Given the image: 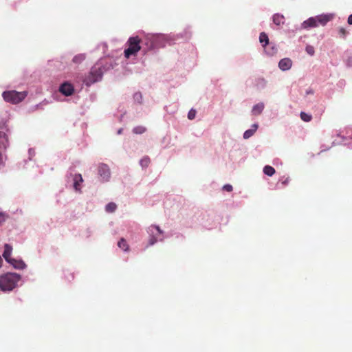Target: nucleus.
Segmentation results:
<instances>
[{
  "label": "nucleus",
  "mask_w": 352,
  "mask_h": 352,
  "mask_svg": "<svg viewBox=\"0 0 352 352\" xmlns=\"http://www.w3.org/2000/svg\"><path fill=\"white\" fill-rule=\"evenodd\" d=\"M190 36L191 33L188 29L179 34H148L145 36L144 39L142 41V43L146 46V48L144 49L146 52L154 49L164 47L167 45H173L180 39L188 40L190 38Z\"/></svg>",
  "instance_id": "obj_1"
},
{
  "label": "nucleus",
  "mask_w": 352,
  "mask_h": 352,
  "mask_svg": "<svg viewBox=\"0 0 352 352\" xmlns=\"http://www.w3.org/2000/svg\"><path fill=\"white\" fill-rule=\"evenodd\" d=\"M118 65L117 60L112 58L99 59L90 69L89 74L84 78V83L89 87L100 81L105 72Z\"/></svg>",
  "instance_id": "obj_2"
},
{
  "label": "nucleus",
  "mask_w": 352,
  "mask_h": 352,
  "mask_svg": "<svg viewBox=\"0 0 352 352\" xmlns=\"http://www.w3.org/2000/svg\"><path fill=\"white\" fill-rule=\"evenodd\" d=\"M21 280V276L14 272H8L0 276V290L9 292L16 288Z\"/></svg>",
  "instance_id": "obj_3"
},
{
  "label": "nucleus",
  "mask_w": 352,
  "mask_h": 352,
  "mask_svg": "<svg viewBox=\"0 0 352 352\" xmlns=\"http://www.w3.org/2000/svg\"><path fill=\"white\" fill-rule=\"evenodd\" d=\"M148 243L146 248L153 246L157 242H162L165 239L164 232L156 225H151L146 228Z\"/></svg>",
  "instance_id": "obj_4"
},
{
  "label": "nucleus",
  "mask_w": 352,
  "mask_h": 352,
  "mask_svg": "<svg viewBox=\"0 0 352 352\" xmlns=\"http://www.w3.org/2000/svg\"><path fill=\"white\" fill-rule=\"evenodd\" d=\"M127 44L129 46L124 51V55L126 58L136 56L137 53L143 47L144 45L138 36L130 37L127 41Z\"/></svg>",
  "instance_id": "obj_5"
},
{
  "label": "nucleus",
  "mask_w": 352,
  "mask_h": 352,
  "mask_svg": "<svg viewBox=\"0 0 352 352\" xmlns=\"http://www.w3.org/2000/svg\"><path fill=\"white\" fill-rule=\"evenodd\" d=\"M27 91H16L15 90L5 91L2 94L3 100L12 104H18L27 96Z\"/></svg>",
  "instance_id": "obj_6"
},
{
  "label": "nucleus",
  "mask_w": 352,
  "mask_h": 352,
  "mask_svg": "<svg viewBox=\"0 0 352 352\" xmlns=\"http://www.w3.org/2000/svg\"><path fill=\"white\" fill-rule=\"evenodd\" d=\"M98 173L100 181L107 182L111 178V170L108 165L105 164H100L98 167Z\"/></svg>",
  "instance_id": "obj_7"
},
{
  "label": "nucleus",
  "mask_w": 352,
  "mask_h": 352,
  "mask_svg": "<svg viewBox=\"0 0 352 352\" xmlns=\"http://www.w3.org/2000/svg\"><path fill=\"white\" fill-rule=\"evenodd\" d=\"M334 16L335 14L333 13L322 14L314 16L316 19V23L317 24V27H318L319 25H326L327 23L333 20Z\"/></svg>",
  "instance_id": "obj_8"
},
{
  "label": "nucleus",
  "mask_w": 352,
  "mask_h": 352,
  "mask_svg": "<svg viewBox=\"0 0 352 352\" xmlns=\"http://www.w3.org/2000/svg\"><path fill=\"white\" fill-rule=\"evenodd\" d=\"M70 177H72L73 182V188L74 190L77 192H81L82 184L83 183V179L80 173L71 174Z\"/></svg>",
  "instance_id": "obj_9"
},
{
  "label": "nucleus",
  "mask_w": 352,
  "mask_h": 352,
  "mask_svg": "<svg viewBox=\"0 0 352 352\" xmlns=\"http://www.w3.org/2000/svg\"><path fill=\"white\" fill-rule=\"evenodd\" d=\"M58 90L63 95L70 96L74 93V87L72 83L65 81L60 85Z\"/></svg>",
  "instance_id": "obj_10"
},
{
  "label": "nucleus",
  "mask_w": 352,
  "mask_h": 352,
  "mask_svg": "<svg viewBox=\"0 0 352 352\" xmlns=\"http://www.w3.org/2000/svg\"><path fill=\"white\" fill-rule=\"evenodd\" d=\"M292 65L293 62L289 58H283L279 60L278 67L281 71L286 72L292 68Z\"/></svg>",
  "instance_id": "obj_11"
},
{
  "label": "nucleus",
  "mask_w": 352,
  "mask_h": 352,
  "mask_svg": "<svg viewBox=\"0 0 352 352\" xmlns=\"http://www.w3.org/2000/svg\"><path fill=\"white\" fill-rule=\"evenodd\" d=\"M9 146V135L4 131H0V151L6 150Z\"/></svg>",
  "instance_id": "obj_12"
},
{
  "label": "nucleus",
  "mask_w": 352,
  "mask_h": 352,
  "mask_svg": "<svg viewBox=\"0 0 352 352\" xmlns=\"http://www.w3.org/2000/svg\"><path fill=\"white\" fill-rule=\"evenodd\" d=\"M265 53L269 56H275L278 52V47L276 45L272 42L270 43L267 45L263 47Z\"/></svg>",
  "instance_id": "obj_13"
},
{
  "label": "nucleus",
  "mask_w": 352,
  "mask_h": 352,
  "mask_svg": "<svg viewBox=\"0 0 352 352\" xmlns=\"http://www.w3.org/2000/svg\"><path fill=\"white\" fill-rule=\"evenodd\" d=\"M313 28H317L314 16L309 17L307 20L304 21L300 25V28L302 30H309Z\"/></svg>",
  "instance_id": "obj_14"
},
{
  "label": "nucleus",
  "mask_w": 352,
  "mask_h": 352,
  "mask_svg": "<svg viewBox=\"0 0 352 352\" xmlns=\"http://www.w3.org/2000/svg\"><path fill=\"white\" fill-rule=\"evenodd\" d=\"M8 263L16 270H24L27 267L25 262L21 259L17 260L15 258H12L11 260L8 261Z\"/></svg>",
  "instance_id": "obj_15"
},
{
  "label": "nucleus",
  "mask_w": 352,
  "mask_h": 352,
  "mask_svg": "<svg viewBox=\"0 0 352 352\" xmlns=\"http://www.w3.org/2000/svg\"><path fill=\"white\" fill-rule=\"evenodd\" d=\"M258 128V124L254 123V124H252L251 128L245 131V132L243 133V139L248 140V139L250 138L257 131Z\"/></svg>",
  "instance_id": "obj_16"
},
{
  "label": "nucleus",
  "mask_w": 352,
  "mask_h": 352,
  "mask_svg": "<svg viewBox=\"0 0 352 352\" xmlns=\"http://www.w3.org/2000/svg\"><path fill=\"white\" fill-rule=\"evenodd\" d=\"M265 108V104L260 102L252 107L251 113L253 116H258L262 113Z\"/></svg>",
  "instance_id": "obj_17"
},
{
  "label": "nucleus",
  "mask_w": 352,
  "mask_h": 352,
  "mask_svg": "<svg viewBox=\"0 0 352 352\" xmlns=\"http://www.w3.org/2000/svg\"><path fill=\"white\" fill-rule=\"evenodd\" d=\"M272 21L274 24H275L277 26H280L281 25H283L285 21V16L280 13H276L274 14L272 17Z\"/></svg>",
  "instance_id": "obj_18"
},
{
  "label": "nucleus",
  "mask_w": 352,
  "mask_h": 352,
  "mask_svg": "<svg viewBox=\"0 0 352 352\" xmlns=\"http://www.w3.org/2000/svg\"><path fill=\"white\" fill-rule=\"evenodd\" d=\"M12 252V247L10 244L6 243L4 245V251L3 252V257L6 260V261L8 263V261L11 260L12 258H11Z\"/></svg>",
  "instance_id": "obj_19"
},
{
  "label": "nucleus",
  "mask_w": 352,
  "mask_h": 352,
  "mask_svg": "<svg viewBox=\"0 0 352 352\" xmlns=\"http://www.w3.org/2000/svg\"><path fill=\"white\" fill-rule=\"evenodd\" d=\"M259 42L262 45V47H264L265 45H267L270 43L268 36L265 32H261L259 35Z\"/></svg>",
  "instance_id": "obj_20"
},
{
  "label": "nucleus",
  "mask_w": 352,
  "mask_h": 352,
  "mask_svg": "<svg viewBox=\"0 0 352 352\" xmlns=\"http://www.w3.org/2000/svg\"><path fill=\"white\" fill-rule=\"evenodd\" d=\"M86 56V54H78L73 57L72 62L75 64H80L85 60Z\"/></svg>",
  "instance_id": "obj_21"
},
{
  "label": "nucleus",
  "mask_w": 352,
  "mask_h": 352,
  "mask_svg": "<svg viewBox=\"0 0 352 352\" xmlns=\"http://www.w3.org/2000/svg\"><path fill=\"white\" fill-rule=\"evenodd\" d=\"M118 246L124 252H128L129 250V246L124 238L120 239L118 243Z\"/></svg>",
  "instance_id": "obj_22"
},
{
  "label": "nucleus",
  "mask_w": 352,
  "mask_h": 352,
  "mask_svg": "<svg viewBox=\"0 0 352 352\" xmlns=\"http://www.w3.org/2000/svg\"><path fill=\"white\" fill-rule=\"evenodd\" d=\"M267 84V81L264 78H258L256 80V86L258 89H264Z\"/></svg>",
  "instance_id": "obj_23"
},
{
  "label": "nucleus",
  "mask_w": 352,
  "mask_h": 352,
  "mask_svg": "<svg viewBox=\"0 0 352 352\" xmlns=\"http://www.w3.org/2000/svg\"><path fill=\"white\" fill-rule=\"evenodd\" d=\"M263 170L265 175L270 177H272L275 173V169L269 165L265 166Z\"/></svg>",
  "instance_id": "obj_24"
},
{
  "label": "nucleus",
  "mask_w": 352,
  "mask_h": 352,
  "mask_svg": "<svg viewBox=\"0 0 352 352\" xmlns=\"http://www.w3.org/2000/svg\"><path fill=\"white\" fill-rule=\"evenodd\" d=\"M133 100L135 104H141L142 103V95L140 92H135L133 96Z\"/></svg>",
  "instance_id": "obj_25"
},
{
  "label": "nucleus",
  "mask_w": 352,
  "mask_h": 352,
  "mask_svg": "<svg viewBox=\"0 0 352 352\" xmlns=\"http://www.w3.org/2000/svg\"><path fill=\"white\" fill-rule=\"evenodd\" d=\"M117 206L113 202H110L105 206V211L107 212H113L116 211Z\"/></svg>",
  "instance_id": "obj_26"
},
{
  "label": "nucleus",
  "mask_w": 352,
  "mask_h": 352,
  "mask_svg": "<svg viewBox=\"0 0 352 352\" xmlns=\"http://www.w3.org/2000/svg\"><path fill=\"white\" fill-rule=\"evenodd\" d=\"M150 164V159L148 157L145 156L140 160V165L142 168H146Z\"/></svg>",
  "instance_id": "obj_27"
},
{
  "label": "nucleus",
  "mask_w": 352,
  "mask_h": 352,
  "mask_svg": "<svg viewBox=\"0 0 352 352\" xmlns=\"http://www.w3.org/2000/svg\"><path fill=\"white\" fill-rule=\"evenodd\" d=\"M146 131V128L142 126H137L133 129V132L135 134H142Z\"/></svg>",
  "instance_id": "obj_28"
},
{
  "label": "nucleus",
  "mask_w": 352,
  "mask_h": 352,
  "mask_svg": "<svg viewBox=\"0 0 352 352\" xmlns=\"http://www.w3.org/2000/svg\"><path fill=\"white\" fill-rule=\"evenodd\" d=\"M300 118L305 122H310L311 120L312 116L310 114H308L305 112H301Z\"/></svg>",
  "instance_id": "obj_29"
},
{
  "label": "nucleus",
  "mask_w": 352,
  "mask_h": 352,
  "mask_svg": "<svg viewBox=\"0 0 352 352\" xmlns=\"http://www.w3.org/2000/svg\"><path fill=\"white\" fill-rule=\"evenodd\" d=\"M9 218V214L5 212H0V225L3 224Z\"/></svg>",
  "instance_id": "obj_30"
},
{
  "label": "nucleus",
  "mask_w": 352,
  "mask_h": 352,
  "mask_svg": "<svg viewBox=\"0 0 352 352\" xmlns=\"http://www.w3.org/2000/svg\"><path fill=\"white\" fill-rule=\"evenodd\" d=\"M196 116V111L194 109H190L188 113V118L189 120H193Z\"/></svg>",
  "instance_id": "obj_31"
},
{
  "label": "nucleus",
  "mask_w": 352,
  "mask_h": 352,
  "mask_svg": "<svg viewBox=\"0 0 352 352\" xmlns=\"http://www.w3.org/2000/svg\"><path fill=\"white\" fill-rule=\"evenodd\" d=\"M289 177H283L280 179V182H281V184L284 186H286L289 184Z\"/></svg>",
  "instance_id": "obj_32"
},
{
  "label": "nucleus",
  "mask_w": 352,
  "mask_h": 352,
  "mask_svg": "<svg viewBox=\"0 0 352 352\" xmlns=\"http://www.w3.org/2000/svg\"><path fill=\"white\" fill-rule=\"evenodd\" d=\"M305 50H306L307 53L309 54L311 56L314 55V49L311 45H307L306 47Z\"/></svg>",
  "instance_id": "obj_33"
},
{
  "label": "nucleus",
  "mask_w": 352,
  "mask_h": 352,
  "mask_svg": "<svg viewBox=\"0 0 352 352\" xmlns=\"http://www.w3.org/2000/svg\"><path fill=\"white\" fill-rule=\"evenodd\" d=\"M338 32L340 36L342 37H344L347 34L346 30L344 28H340Z\"/></svg>",
  "instance_id": "obj_34"
},
{
  "label": "nucleus",
  "mask_w": 352,
  "mask_h": 352,
  "mask_svg": "<svg viewBox=\"0 0 352 352\" xmlns=\"http://www.w3.org/2000/svg\"><path fill=\"white\" fill-rule=\"evenodd\" d=\"M28 155H29V160H31L32 159V157L35 155L34 150L32 148H29Z\"/></svg>",
  "instance_id": "obj_35"
},
{
  "label": "nucleus",
  "mask_w": 352,
  "mask_h": 352,
  "mask_svg": "<svg viewBox=\"0 0 352 352\" xmlns=\"http://www.w3.org/2000/svg\"><path fill=\"white\" fill-rule=\"evenodd\" d=\"M223 189L228 192H231L233 189L232 186L230 184H226L223 186Z\"/></svg>",
  "instance_id": "obj_36"
},
{
  "label": "nucleus",
  "mask_w": 352,
  "mask_h": 352,
  "mask_svg": "<svg viewBox=\"0 0 352 352\" xmlns=\"http://www.w3.org/2000/svg\"><path fill=\"white\" fill-rule=\"evenodd\" d=\"M347 23L349 25H352V14L349 16L348 19H347Z\"/></svg>",
  "instance_id": "obj_37"
},
{
  "label": "nucleus",
  "mask_w": 352,
  "mask_h": 352,
  "mask_svg": "<svg viewBox=\"0 0 352 352\" xmlns=\"http://www.w3.org/2000/svg\"><path fill=\"white\" fill-rule=\"evenodd\" d=\"M306 94L307 95H309V94H314V91L313 89H308L306 90Z\"/></svg>",
  "instance_id": "obj_38"
},
{
  "label": "nucleus",
  "mask_w": 352,
  "mask_h": 352,
  "mask_svg": "<svg viewBox=\"0 0 352 352\" xmlns=\"http://www.w3.org/2000/svg\"><path fill=\"white\" fill-rule=\"evenodd\" d=\"M347 65H352V58H349L347 60Z\"/></svg>",
  "instance_id": "obj_39"
},
{
  "label": "nucleus",
  "mask_w": 352,
  "mask_h": 352,
  "mask_svg": "<svg viewBox=\"0 0 352 352\" xmlns=\"http://www.w3.org/2000/svg\"><path fill=\"white\" fill-rule=\"evenodd\" d=\"M3 155L1 153H0V165L3 163Z\"/></svg>",
  "instance_id": "obj_40"
},
{
  "label": "nucleus",
  "mask_w": 352,
  "mask_h": 352,
  "mask_svg": "<svg viewBox=\"0 0 352 352\" xmlns=\"http://www.w3.org/2000/svg\"><path fill=\"white\" fill-rule=\"evenodd\" d=\"M122 133V129H118V131H117V133H118V135H120Z\"/></svg>",
  "instance_id": "obj_41"
},
{
  "label": "nucleus",
  "mask_w": 352,
  "mask_h": 352,
  "mask_svg": "<svg viewBox=\"0 0 352 352\" xmlns=\"http://www.w3.org/2000/svg\"><path fill=\"white\" fill-rule=\"evenodd\" d=\"M102 47H103V48L104 49V48H106V47H107V45H106L105 43H104V44H102Z\"/></svg>",
  "instance_id": "obj_42"
},
{
  "label": "nucleus",
  "mask_w": 352,
  "mask_h": 352,
  "mask_svg": "<svg viewBox=\"0 0 352 352\" xmlns=\"http://www.w3.org/2000/svg\"><path fill=\"white\" fill-rule=\"evenodd\" d=\"M348 137L352 140V135H348Z\"/></svg>",
  "instance_id": "obj_43"
},
{
  "label": "nucleus",
  "mask_w": 352,
  "mask_h": 352,
  "mask_svg": "<svg viewBox=\"0 0 352 352\" xmlns=\"http://www.w3.org/2000/svg\"><path fill=\"white\" fill-rule=\"evenodd\" d=\"M342 139H343L344 140H345L346 139V138H345V137H342Z\"/></svg>",
  "instance_id": "obj_44"
}]
</instances>
